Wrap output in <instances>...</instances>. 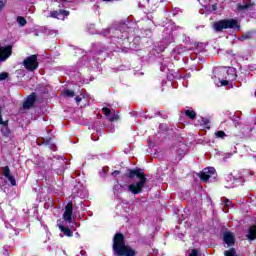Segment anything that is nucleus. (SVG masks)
<instances>
[{"label":"nucleus","mask_w":256,"mask_h":256,"mask_svg":"<svg viewBox=\"0 0 256 256\" xmlns=\"http://www.w3.org/2000/svg\"><path fill=\"white\" fill-rule=\"evenodd\" d=\"M214 77L216 87H225L230 81H235L237 74L233 67H220L214 70Z\"/></svg>","instance_id":"nucleus-1"},{"label":"nucleus","mask_w":256,"mask_h":256,"mask_svg":"<svg viewBox=\"0 0 256 256\" xmlns=\"http://www.w3.org/2000/svg\"><path fill=\"white\" fill-rule=\"evenodd\" d=\"M113 250L118 256H136L137 252L129 245H125V237L118 233L113 239Z\"/></svg>","instance_id":"nucleus-2"},{"label":"nucleus","mask_w":256,"mask_h":256,"mask_svg":"<svg viewBox=\"0 0 256 256\" xmlns=\"http://www.w3.org/2000/svg\"><path fill=\"white\" fill-rule=\"evenodd\" d=\"M138 177L139 181L134 182L130 185H128V191L130 193H133V195H139L141 191H143V188L145 187V183H147V178L145 175H143V172L140 170H131L129 177Z\"/></svg>","instance_id":"nucleus-3"},{"label":"nucleus","mask_w":256,"mask_h":256,"mask_svg":"<svg viewBox=\"0 0 256 256\" xmlns=\"http://www.w3.org/2000/svg\"><path fill=\"white\" fill-rule=\"evenodd\" d=\"M215 31H223V29H239V22L235 19L221 20L213 25Z\"/></svg>","instance_id":"nucleus-4"},{"label":"nucleus","mask_w":256,"mask_h":256,"mask_svg":"<svg viewBox=\"0 0 256 256\" xmlns=\"http://www.w3.org/2000/svg\"><path fill=\"white\" fill-rule=\"evenodd\" d=\"M23 65L27 71H35L39 67V62L37 61V55H31L23 61Z\"/></svg>","instance_id":"nucleus-5"},{"label":"nucleus","mask_w":256,"mask_h":256,"mask_svg":"<svg viewBox=\"0 0 256 256\" xmlns=\"http://www.w3.org/2000/svg\"><path fill=\"white\" fill-rule=\"evenodd\" d=\"M215 175V168L213 167H208L205 168L201 173H200V179L201 181H204V183H207L211 177Z\"/></svg>","instance_id":"nucleus-6"},{"label":"nucleus","mask_w":256,"mask_h":256,"mask_svg":"<svg viewBox=\"0 0 256 256\" xmlns=\"http://www.w3.org/2000/svg\"><path fill=\"white\" fill-rule=\"evenodd\" d=\"M63 219L66 221V223H72L73 221V203L69 202L66 205L64 214H63Z\"/></svg>","instance_id":"nucleus-7"},{"label":"nucleus","mask_w":256,"mask_h":256,"mask_svg":"<svg viewBox=\"0 0 256 256\" xmlns=\"http://www.w3.org/2000/svg\"><path fill=\"white\" fill-rule=\"evenodd\" d=\"M11 51H12L11 46L3 47L0 45V61H7V59L11 57Z\"/></svg>","instance_id":"nucleus-8"},{"label":"nucleus","mask_w":256,"mask_h":256,"mask_svg":"<svg viewBox=\"0 0 256 256\" xmlns=\"http://www.w3.org/2000/svg\"><path fill=\"white\" fill-rule=\"evenodd\" d=\"M51 17L54 19H59L60 21H64L65 17H69V11L67 10H59L51 12Z\"/></svg>","instance_id":"nucleus-9"},{"label":"nucleus","mask_w":256,"mask_h":256,"mask_svg":"<svg viewBox=\"0 0 256 256\" xmlns=\"http://www.w3.org/2000/svg\"><path fill=\"white\" fill-rule=\"evenodd\" d=\"M223 239H224V243H226V245H228V247L235 245V234H233L231 232H225Z\"/></svg>","instance_id":"nucleus-10"},{"label":"nucleus","mask_w":256,"mask_h":256,"mask_svg":"<svg viewBox=\"0 0 256 256\" xmlns=\"http://www.w3.org/2000/svg\"><path fill=\"white\" fill-rule=\"evenodd\" d=\"M3 173H4V177H6V179H8V181H10L11 185L13 187H15V185H17V182L15 181V177H13V175H11V170H9V167H4L3 169Z\"/></svg>","instance_id":"nucleus-11"},{"label":"nucleus","mask_w":256,"mask_h":256,"mask_svg":"<svg viewBox=\"0 0 256 256\" xmlns=\"http://www.w3.org/2000/svg\"><path fill=\"white\" fill-rule=\"evenodd\" d=\"M35 94H31L29 95L26 100L24 101L23 107L25 109H31V107H33V105H35Z\"/></svg>","instance_id":"nucleus-12"},{"label":"nucleus","mask_w":256,"mask_h":256,"mask_svg":"<svg viewBox=\"0 0 256 256\" xmlns=\"http://www.w3.org/2000/svg\"><path fill=\"white\" fill-rule=\"evenodd\" d=\"M58 227L66 237H73V232L71 231V229L63 226V224H58Z\"/></svg>","instance_id":"nucleus-13"},{"label":"nucleus","mask_w":256,"mask_h":256,"mask_svg":"<svg viewBox=\"0 0 256 256\" xmlns=\"http://www.w3.org/2000/svg\"><path fill=\"white\" fill-rule=\"evenodd\" d=\"M247 237L251 241H254V239H256V226L250 227Z\"/></svg>","instance_id":"nucleus-14"},{"label":"nucleus","mask_w":256,"mask_h":256,"mask_svg":"<svg viewBox=\"0 0 256 256\" xmlns=\"http://www.w3.org/2000/svg\"><path fill=\"white\" fill-rule=\"evenodd\" d=\"M253 5L251 3L238 4V9L239 11H245V9H252Z\"/></svg>","instance_id":"nucleus-15"},{"label":"nucleus","mask_w":256,"mask_h":256,"mask_svg":"<svg viewBox=\"0 0 256 256\" xmlns=\"http://www.w3.org/2000/svg\"><path fill=\"white\" fill-rule=\"evenodd\" d=\"M185 114L187 117H189V119H195V117H197V113H195V111H193L192 109L186 110Z\"/></svg>","instance_id":"nucleus-16"},{"label":"nucleus","mask_w":256,"mask_h":256,"mask_svg":"<svg viewBox=\"0 0 256 256\" xmlns=\"http://www.w3.org/2000/svg\"><path fill=\"white\" fill-rule=\"evenodd\" d=\"M17 23L20 25V27H25V25H27V20H25L24 17L19 16L17 17Z\"/></svg>","instance_id":"nucleus-17"},{"label":"nucleus","mask_w":256,"mask_h":256,"mask_svg":"<svg viewBox=\"0 0 256 256\" xmlns=\"http://www.w3.org/2000/svg\"><path fill=\"white\" fill-rule=\"evenodd\" d=\"M200 125H202V127H205L206 129H209V121L205 118H201Z\"/></svg>","instance_id":"nucleus-18"},{"label":"nucleus","mask_w":256,"mask_h":256,"mask_svg":"<svg viewBox=\"0 0 256 256\" xmlns=\"http://www.w3.org/2000/svg\"><path fill=\"white\" fill-rule=\"evenodd\" d=\"M215 136H216L218 139H225V137H227V135H226L223 131H217V132H215Z\"/></svg>","instance_id":"nucleus-19"},{"label":"nucleus","mask_w":256,"mask_h":256,"mask_svg":"<svg viewBox=\"0 0 256 256\" xmlns=\"http://www.w3.org/2000/svg\"><path fill=\"white\" fill-rule=\"evenodd\" d=\"M64 95L66 97H75V92L73 90H64Z\"/></svg>","instance_id":"nucleus-20"},{"label":"nucleus","mask_w":256,"mask_h":256,"mask_svg":"<svg viewBox=\"0 0 256 256\" xmlns=\"http://www.w3.org/2000/svg\"><path fill=\"white\" fill-rule=\"evenodd\" d=\"M7 77H9V74H7V72L0 73V81H5Z\"/></svg>","instance_id":"nucleus-21"},{"label":"nucleus","mask_w":256,"mask_h":256,"mask_svg":"<svg viewBox=\"0 0 256 256\" xmlns=\"http://www.w3.org/2000/svg\"><path fill=\"white\" fill-rule=\"evenodd\" d=\"M102 112L104 113V115H106V117L111 114V110L109 108H107V107H104L102 109Z\"/></svg>","instance_id":"nucleus-22"},{"label":"nucleus","mask_w":256,"mask_h":256,"mask_svg":"<svg viewBox=\"0 0 256 256\" xmlns=\"http://www.w3.org/2000/svg\"><path fill=\"white\" fill-rule=\"evenodd\" d=\"M119 119V114H113L111 117H110V121H118Z\"/></svg>","instance_id":"nucleus-23"},{"label":"nucleus","mask_w":256,"mask_h":256,"mask_svg":"<svg viewBox=\"0 0 256 256\" xmlns=\"http://www.w3.org/2000/svg\"><path fill=\"white\" fill-rule=\"evenodd\" d=\"M242 38L243 39H251V33L248 32V33L243 34Z\"/></svg>","instance_id":"nucleus-24"},{"label":"nucleus","mask_w":256,"mask_h":256,"mask_svg":"<svg viewBox=\"0 0 256 256\" xmlns=\"http://www.w3.org/2000/svg\"><path fill=\"white\" fill-rule=\"evenodd\" d=\"M3 7H5V1L0 0V11H3Z\"/></svg>","instance_id":"nucleus-25"},{"label":"nucleus","mask_w":256,"mask_h":256,"mask_svg":"<svg viewBox=\"0 0 256 256\" xmlns=\"http://www.w3.org/2000/svg\"><path fill=\"white\" fill-rule=\"evenodd\" d=\"M233 180H234V186H230V187H236V186H238L239 184V179H237V178H233Z\"/></svg>","instance_id":"nucleus-26"},{"label":"nucleus","mask_w":256,"mask_h":256,"mask_svg":"<svg viewBox=\"0 0 256 256\" xmlns=\"http://www.w3.org/2000/svg\"><path fill=\"white\" fill-rule=\"evenodd\" d=\"M119 173L120 172L116 170V171L112 172V175H113V177H117V175H119Z\"/></svg>","instance_id":"nucleus-27"},{"label":"nucleus","mask_w":256,"mask_h":256,"mask_svg":"<svg viewBox=\"0 0 256 256\" xmlns=\"http://www.w3.org/2000/svg\"><path fill=\"white\" fill-rule=\"evenodd\" d=\"M225 205H226L227 208L231 207V201L227 200Z\"/></svg>","instance_id":"nucleus-28"},{"label":"nucleus","mask_w":256,"mask_h":256,"mask_svg":"<svg viewBox=\"0 0 256 256\" xmlns=\"http://www.w3.org/2000/svg\"><path fill=\"white\" fill-rule=\"evenodd\" d=\"M75 101H76V103H81V97L77 96V97L75 98Z\"/></svg>","instance_id":"nucleus-29"},{"label":"nucleus","mask_w":256,"mask_h":256,"mask_svg":"<svg viewBox=\"0 0 256 256\" xmlns=\"http://www.w3.org/2000/svg\"><path fill=\"white\" fill-rule=\"evenodd\" d=\"M213 9L216 10V9H217V6L214 5V6H213Z\"/></svg>","instance_id":"nucleus-30"},{"label":"nucleus","mask_w":256,"mask_h":256,"mask_svg":"<svg viewBox=\"0 0 256 256\" xmlns=\"http://www.w3.org/2000/svg\"><path fill=\"white\" fill-rule=\"evenodd\" d=\"M223 211H224V213H227V209L224 208Z\"/></svg>","instance_id":"nucleus-31"},{"label":"nucleus","mask_w":256,"mask_h":256,"mask_svg":"<svg viewBox=\"0 0 256 256\" xmlns=\"http://www.w3.org/2000/svg\"><path fill=\"white\" fill-rule=\"evenodd\" d=\"M75 227H79V225L77 223H74Z\"/></svg>","instance_id":"nucleus-32"},{"label":"nucleus","mask_w":256,"mask_h":256,"mask_svg":"<svg viewBox=\"0 0 256 256\" xmlns=\"http://www.w3.org/2000/svg\"><path fill=\"white\" fill-rule=\"evenodd\" d=\"M71 229H75V226H71Z\"/></svg>","instance_id":"nucleus-33"},{"label":"nucleus","mask_w":256,"mask_h":256,"mask_svg":"<svg viewBox=\"0 0 256 256\" xmlns=\"http://www.w3.org/2000/svg\"><path fill=\"white\" fill-rule=\"evenodd\" d=\"M4 255H7V252H4Z\"/></svg>","instance_id":"nucleus-34"}]
</instances>
